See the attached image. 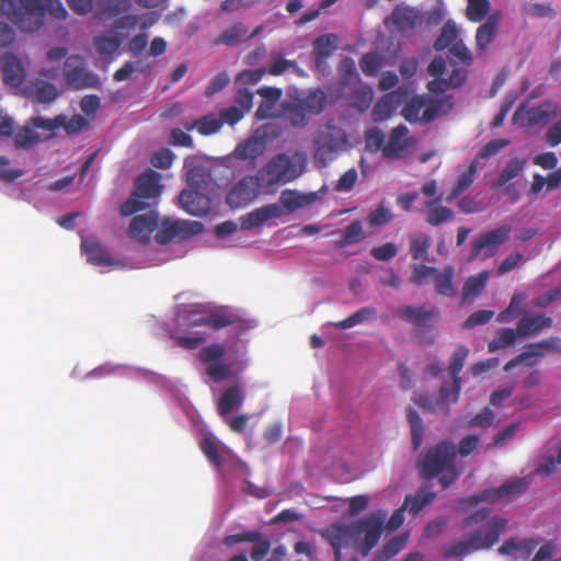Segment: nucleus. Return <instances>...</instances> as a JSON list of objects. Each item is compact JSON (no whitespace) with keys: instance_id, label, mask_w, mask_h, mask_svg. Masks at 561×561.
<instances>
[{"instance_id":"f03ea898","label":"nucleus","mask_w":561,"mask_h":561,"mask_svg":"<svg viewBox=\"0 0 561 561\" xmlns=\"http://www.w3.org/2000/svg\"><path fill=\"white\" fill-rule=\"evenodd\" d=\"M490 513L491 511L489 508H481L467 516L461 523L462 529H468L482 522L485 523L472 531L466 540L450 545L445 556L460 557L472 551L489 550L497 543L501 535L507 527V519L500 516L489 518Z\"/></svg>"},{"instance_id":"6ab92c4d","label":"nucleus","mask_w":561,"mask_h":561,"mask_svg":"<svg viewBox=\"0 0 561 561\" xmlns=\"http://www.w3.org/2000/svg\"><path fill=\"white\" fill-rule=\"evenodd\" d=\"M18 11L26 26H18L23 32L37 31L42 25L43 7L42 0H16Z\"/></svg>"},{"instance_id":"c756f323","label":"nucleus","mask_w":561,"mask_h":561,"mask_svg":"<svg viewBox=\"0 0 561 561\" xmlns=\"http://www.w3.org/2000/svg\"><path fill=\"white\" fill-rule=\"evenodd\" d=\"M409 129L404 125L394 127L389 135L387 144L382 148V154L386 158L396 159L401 156L407 148V136Z\"/></svg>"},{"instance_id":"aec40b11","label":"nucleus","mask_w":561,"mask_h":561,"mask_svg":"<svg viewBox=\"0 0 561 561\" xmlns=\"http://www.w3.org/2000/svg\"><path fill=\"white\" fill-rule=\"evenodd\" d=\"M18 11L26 26H18L23 32L37 31L42 25L43 7L42 0H16Z\"/></svg>"},{"instance_id":"a878e982","label":"nucleus","mask_w":561,"mask_h":561,"mask_svg":"<svg viewBox=\"0 0 561 561\" xmlns=\"http://www.w3.org/2000/svg\"><path fill=\"white\" fill-rule=\"evenodd\" d=\"M501 20V13L494 12L486 18L476 31V46L479 51H485L489 45L495 39Z\"/></svg>"},{"instance_id":"cd10ccee","label":"nucleus","mask_w":561,"mask_h":561,"mask_svg":"<svg viewBox=\"0 0 561 561\" xmlns=\"http://www.w3.org/2000/svg\"><path fill=\"white\" fill-rule=\"evenodd\" d=\"M442 202L443 195H438L425 203L422 211L425 215V221L430 226L437 227L454 218V211L446 206H442Z\"/></svg>"},{"instance_id":"9d476101","label":"nucleus","mask_w":561,"mask_h":561,"mask_svg":"<svg viewBox=\"0 0 561 561\" xmlns=\"http://www.w3.org/2000/svg\"><path fill=\"white\" fill-rule=\"evenodd\" d=\"M226 353L219 343L209 344L199 350L197 357L205 364L207 376L215 382H221L231 376V365L221 362Z\"/></svg>"},{"instance_id":"c9c22d12","label":"nucleus","mask_w":561,"mask_h":561,"mask_svg":"<svg viewBox=\"0 0 561 561\" xmlns=\"http://www.w3.org/2000/svg\"><path fill=\"white\" fill-rule=\"evenodd\" d=\"M297 102L309 116L319 115L325 107L327 95L323 90L317 88L310 90L305 98Z\"/></svg>"},{"instance_id":"f257e3e1","label":"nucleus","mask_w":561,"mask_h":561,"mask_svg":"<svg viewBox=\"0 0 561 561\" xmlns=\"http://www.w3.org/2000/svg\"><path fill=\"white\" fill-rule=\"evenodd\" d=\"M387 513L382 510L373 512L368 516L352 523H333L321 530V536L334 550L335 561H342V549L352 546L366 557L377 546L382 530Z\"/></svg>"},{"instance_id":"6e6552de","label":"nucleus","mask_w":561,"mask_h":561,"mask_svg":"<svg viewBox=\"0 0 561 561\" xmlns=\"http://www.w3.org/2000/svg\"><path fill=\"white\" fill-rule=\"evenodd\" d=\"M528 484L529 482L526 478H520L515 481L506 482L499 488L485 489L479 493L471 494L461 500V503L466 505H477L481 502L494 504L504 499L517 496L524 493L527 490Z\"/></svg>"},{"instance_id":"7ed1b4c3","label":"nucleus","mask_w":561,"mask_h":561,"mask_svg":"<svg viewBox=\"0 0 561 561\" xmlns=\"http://www.w3.org/2000/svg\"><path fill=\"white\" fill-rule=\"evenodd\" d=\"M456 456V445L453 442H438L417 460L421 477L425 480H432L440 474L438 481L442 488H449L460 474L455 466Z\"/></svg>"},{"instance_id":"7c9ffc66","label":"nucleus","mask_w":561,"mask_h":561,"mask_svg":"<svg viewBox=\"0 0 561 561\" xmlns=\"http://www.w3.org/2000/svg\"><path fill=\"white\" fill-rule=\"evenodd\" d=\"M553 351L561 353V339L558 336H551L539 342L533 343L528 346L524 353L527 354L529 359L528 365L535 366L538 364L537 357H543L548 352Z\"/></svg>"},{"instance_id":"5701e85b","label":"nucleus","mask_w":561,"mask_h":561,"mask_svg":"<svg viewBox=\"0 0 561 561\" xmlns=\"http://www.w3.org/2000/svg\"><path fill=\"white\" fill-rule=\"evenodd\" d=\"M552 319L542 313H525L517 323L520 339L538 335L552 327Z\"/></svg>"},{"instance_id":"5fc2aeb1","label":"nucleus","mask_w":561,"mask_h":561,"mask_svg":"<svg viewBox=\"0 0 561 561\" xmlns=\"http://www.w3.org/2000/svg\"><path fill=\"white\" fill-rule=\"evenodd\" d=\"M279 201V206L282 208H286L289 213H291L309 204L312 199L309 196L300 194L296 191L285 190L282 192Z\"/></svg>"},{"instance_id":"f704fd0d","label":"nucleus","mask_w":561,"mask_h":561,"mask_svg":"<svg viewBox=\"0 0 561 561\" xmlns=\"http://www.w3.org/2000/svg\"><path fill=\"white\" fill-rule=\"evenodd\" d=\"M249 30L242 22H237L225 28L215 39L216 45L237 46L247 42Z\"/></svg>"},{"instance_id":"a211bd4d","label":"nucleus","mask_w":561,"mask_h":561,"mask_svg":"<svg viewBox=\"0 0 561 561\" xmlns=\"http://www.w3.org/2000/svg\"><path fill=\"white\" fill-rule=\"evenodd\" d=\"M397 316L405 322L421 328L430 321L438 319L439 311L436 307L425 309L424 306H403L397 309Z\"/></svg>"},{"instance_id":"58836bf2","label":"nucleus","mask_w":561,"mask_h":561,"mask_svg":"<svg viewBox=\"0 0 561 561\" xmlns=\"http://www.w3.org/2000/svg\"><path fill=\"white\" fill-rule=\"evenodd\" d=\"M186 130L197 129L203 136H209L217 133L222 127V121L215 114L205 115L192 123L184 124Z\"/></svg>"},{"instance_id":"ea45409f","label":"nucleus","mask_w":561,"mask_h":561,"mask_svg":"<svg viewBox=\"0 0 561 561\" xmlns=\"http://www.w3.org/2000/svg\"><path fill=\"white\" fill-rule=\"evenodd\" d=\"M519 337V333L517 328H502L495 332V336L488 344V351L490 353H494L499 350H504L513 346L517 339Z\"/></svg>"},{"instance_id":"423d86ee","label":"nucleus","mask_w":561,"mask_h":561,"mask_svg":"<svg viewBox=\"0 0 561 561\" xmlns=\"http://www.w3.org/2000/svg\"><path fill=\"white\" fill-rule=\"evenodd\" d=\"M139 23L138 15L126 14L117 18L112 25V30L93 37V47L96 53L102 56H113L122 46L124 41L128 38L129 33L124 30H135Z\"/></svg>"},{"instance_id":"e2e57ef3","label":"nucleus","mask_w":561,"mask_h":561,"mask_svg":"<svg viewBox=\"0 0 561 561\" xmlns=\"http://www.w3.org/2000/svg\"><path fill=\"white\" fill-rule=\"evenodd\" d=\"M34 96L41 103H49L56 100L58 91L55 84L41 81L34 87Z\"/></svg>"},{"instance_id":"4c0bfd02","label":"nucleus","mask_w":561,"mask_h":561,"mask_svg":"<svg viewBox=\"0 0 561 561\" xmlns=\"http://www.w3.org/2000/svg\"><path fill=\"white\" fill-rule=\"evenodd\" d=\"M451 96L442 100H427L426 106L423 108L421 122L431 123L436 117L447 114L453 108Z\"/></svg>"},{"instance_id":"0eeeda50","label":"nucleus","mask_w":561,"mask_h":561,"mask_svg":"<svg viewBox=\"0 0 561 561\" xmlns=\"http://www.w3.org/2000/svg\"><path fill=\"white\" fill-rule=\"evenodd\" d=\"M62 75L66 83L77 90L101 87L99 76L85 68V61L80 55H71L66 58Z\"/></svg>"},{"instance_id":"ddd939ff","label":"nucleus","mask_w":561,"mask_h":561,"mask_svg":"<svg viewBox=\"0 0 561 561\" xmlns=\"http://www.w3.org/2000/svg\"><path fill=\"white\" fill-rule=\"evenodd\" d=\"M203 224L199 221L175 220L165 221L162 228L156 233L154 240L159 244H167L175 238H188L203 230Z\"/></svg>"},{"instance_id":"c03bdc74","label":"nucleus","mask_w":561,"mask_h":561,"mask_svg":"<svg viewBox=\"0 0 561 561\" xmlns=\"http://www.w3.org/2000/svg\"><path fill=\"white\" fill-rule=\"evenodd\" d=\"M376 314H377V312H376L375 308L364 307L342 321L330 322V325H332L333 328L339 329V330H346V329L353 328L364 321H370V320L375 319Z\"/></svg>"},{"instance_id":"a19ab883","label":"nucleus","mask_w":561,"mask_h":561,"mask_svg":"<svg viewBox=\"0 0 561 561\" xmlns=\"http://www.w3.org/2000/svg\"><path fill=\"white\" fill-rule=\"evenodd\" d=\"M478 170V161L473 160L468 167V170L461 173L457 180V182L451 187L448 196L446 197L447 202L455 201L461 193L468 190L473 183L474 175Z\"/></svg>"},{"instance_id":"3c124183","label":"nucleus","mask_w":561,"mask_h":561,"mask_svg":"<svg viewBox=\"0 0 561 561\" xmlns=\"http://www.w3.org/2000/svg\"><path fill=\"white\" fill-rule=\"evenodd\" d=\"M285 118L295 128H304L308 125L310 116L305 112L298 102L286 103L283 106Z\"/></svg>"},{"instance_id":"39448f33","label":"nucleus","mask_w":561,"mask_h":561,"mask_svg":"<svg viewBox=\"0 0 561 561\" xmlns=\"http://www.w3.org/2000/svg\"><path fill=\"white\" fill-rule=\"evenodd\" d=\"M162 188L161 175L152 169H147L136 178L131 196L119 207L121 215L128 217L146 209L148 204L144 199L159 197Z\"/></svg>"},{"instance_id":"774afa93","label":"nucleus","mask_w":561,"mask_h":561,"mask_svg":"<svg viewBox=\"0 0 561 561\" xmlns=\"http://www.w3.org/2000/svg\"><path fill=\"white\" fill-rule=\"evenodd\" d=\"M175 159V154L168 148H162L156 151L151 158L150 163L161 170L169 169Z\"/></svg>"},{"instance_id":"13d9d810","label":"nucleus","mask_w":561,"mask_h":561,"mask_svg":"<svg viewBox=\"0 0 561 561\" xmlns=\"http://www.w3.org/2000/svg\"><path fill=\"white\" fill-rule=\"evenodd\" d=\"M427 99L423 95L413 96L402 108V116L409 123L421 122V111L426 106Z\"/></svg>"},{"instance_id":"79ce46f5","label":"nucleus","mask_w":561,"mask_h":561,"mask_svg":"<svg viewBox=\"0 0 561 561\" xmlns=\"http://www.w3.org/2000/svg\"><path fill=\"white\" fill-rule=\"evenodd\" d=\"M339 38L335 34L329 33L317 37L312 43V56L330 58L336 50Z\"/></svg>"},{"instance_id":"20e7f679","label":"nucleus","mask_w":561,"mask_h":561,"mask_svg":"<svg viewBox=\"0 0 561 561\" xmlns=\"http://www.w3.org/2000/svg\"><path fill=\"white\" fill-rule=\"evenodd\" d=\"M305 168L306 156L304 153H295L294 157L277 153L256 174L261 184L267 190L277 184H287L295 181L304 173Z\"/></svg>"},{"instance_id":"4468645a","label":"nucleus","mask_w":561,"mask_h":561,"mask_svg":"<svg viewBox=\"0 0 561 561\" xmlns=\"http://www.w3.org/2000/svg\"><path fill=\"white\" fill-rule=\"evenodd\" d=\"M209 322L210 328L214 330L233 327L239 333L245 332L254 327L252 320L244 319L229 307H222L209 313Z\"/></svg>"},{"instance_id":"bb28decb","label":"nucleus","mask_w":561,"mask_h":561,"mask_svg":"<svg viewBox=\"0 0 561 561\" xmlns=\"http://www.w3.org/2000/svg\"><path fill=\"white\" fill-rule=\"evenodd\" d=\"M539 545V541L533 538L517 539L510 538L505 540L497 549L500 554L514 556L515 558L527 559Z\"/></svg>"},{"instance_id":"473e14b6","label":"nucleus","mask_w":561,"mask_h":561,"mask_svg":"<svg viewBox=\"0 0 561 561\" xmlns=\"http://www.w3.org/2000/svg\"><path fill=\"white\" fill-rule=\"evenodd\" d=\"M454 277L455 267L453 265L445 266L443 271L437 268V273L433 275L436 294L448 298L455 297L457 290L454 286Z\"/></svg>"},{"instance_id":"de8ad7c7","label":"nucleus","mask_w":561,"mask_h":561,"mask_svg":"<svg viewBox=\"0 0 561 561\" xmlns=\"http://www.w3.org/2000/svg\"><path fill=\"white\" fill-rule=\"evenodd\" d=\"M399 95L397 93L386 94L380 101L376 103L373 108V119L375 122H382L389 118L392 112L399 104Z\"/></svg>"},{"instance_id":"338daca9","label":"nucleus","mask_w":561,"mask_h":561,"mask_svg":"<svg viewBox=\"0 0 561 561\" xmlns=\"http://www.w3.org/2000/svg\"><path fill=\"white\" fill-rule=\"evenodd\" d=\"M366 148L373 152L382 151L385 144V134L381 129L374 127L365 133Z\"/></svg>"},{"instance_id":"72a5a7b5","label":"nucleus","mask_w":561,"mask_h":561,"mask_svg":"<svg viewBox=\"0 0 561 561\" xmlns=\"http://www.w3.org/2000/svg\"><path fill=\"white\" fill-rule=\"evenodd\" d=\"M436 497L435 492L428 485L421 486L415 494L404 499L403 507L412 515H417L427 504Z\"/></svg>"},{"instance_id":"2eb2a0df","label":"nucleus","mask_w":561,"mask_h":561,"mask_svg":"<svg viewBox=\"0 0 561 561\" xmlns=\"http://www.w3.org/2000/svg\"><path fill=\"white\" fill-rule=\"evenodd\" d=\"M413 402L424 412L442 413L444 415L449 413V404L454 403L451 401V390L446 385L440 386L438 398L417 393L413 397Z\"/></svg>"},{"instance_id":"4be33fe9","label":"nucleus","mask_w":561,"mask_h":561,"mask_svg":"<svg viewBox=\"0 0 561 561\" xmlns=\"http://www.w3.org/2000/svg\"><path fill=\"white\" fill-rule=\"evenodd\" d=\"M470 351L466 345L458 346L451 354L450 362L448 365V373L453 380L451 401L456 403L459 399L461 389L460 373L465 366L466 359Z\"/></svg>"},{"instance_id":"49530a36","label":"nucleus","mask_w":561,"mask_h":561,"mask_svg":"<svg viewBox=\"0 0 561 561\" xmlns=\"http://www.w3.org/2000/svg\"><path fill=\"white\" fill-rule=\"evenodd\" d=\"M365 239V232L360 220L352 221L343 231L340 239L335 241L337 249H343L350 244H355Z\"/></svg>"},{"instance_id":"09e8293b","label":"nucleus","mask_w":561,"mask_h":561,"mask_svg":"<svg viewBox=\"0 0 561 561\" xmlns=\"http://www.w3.org/2000/svg\"><path fill=\"white\" fill-rule=\"evenodd\" d=\"M456 42H458V28L454 21L448 20L442 27L439 36L435 39L433 47L436 51L445 50L450 48Z\"/></svg>"},{"instance_id":"37998d69","label":"nucleus","mask_w":561,"mask_h":561,"mask_svg":"<svg viewBox=\"0 0 561 561\" xmlns=\"http://www.w3.org/2000/svg\"><path fill=\"white\" fill-rule=\"evenodd\" d=\"M376 314H377V312H376L375 308L364 307L342 321L330 322V325H332L333 328L339 329V330H346V329L353 328L364 321H370V320L375 319Z\"/></svg>"},{"instance_id":"f3484780","label":"nucleus","mask_w":561,"mask_h":561,"mask_svg":"<svg viewBox=\"0 0 561 561\" xmlns=\"http://www.w3.org/2000/svg\"><path fill=\"white\" fill-rule=\"evenodd\" d=\"M0 71L3 82L12 88L20 87L26 76L20 58L12 53L0 56Z\"/></svg>"},{"instance_id":"9b49d317","label":"nucleus","mask_w":561,"mask_h":561,"mask_svg":"<svg viewBox=\"0 0 561 561\" xmlns=\"http://www.w3.org/2000/svg\"><path fill=\"white\" fill-rule=\"evenodd\" d=\"M510 233L511 227L501 226L479 236L471 243L469 260L472 261L481 255L484 259L493 256L500 245L508 240Z\"/></svg>"},{"instance_id":"b1692460","label":"nucleus","mask_w":561,"mask_h":561,"mask_svg":"<svg viewBox=\"0 0 561 561\" xmlns=\"http://www.w3.org/2000/svg\"><path fill=\"white\" fill-rule=\"evenodd\" d=\"M179 202L187 214L196 217L205 216L210 207L209 198L197 191L183 190L180 193Z\"/></svg>"},{"instance_id":"dca6fc26","label":"nucleus","mask_w":561,"mask_h":561,"mask_svg":"<svg viewBox=\"0 0 561 561\" xmlns=\"http://www.w3.org/2000/svg\"><path fill=\"white\" fill-rule=\"evenodd\" d=\"M159 218L154 211L135 216L129 225L128 234L142 244L149 242L151 233L158 228Z\"/></svg>"},{"instance_id":"69168bd1","label":"nucleus","mask_w":561,"mask_h":561,"mask_svg":"<svg viewBox=\"0 0 561 561\" xmlns=\"http://www.w3.org/2000/svg\"><path fill=\"white\" fill-rule=\"evenodd\" d=\"M66 115L60 114L55 116L53 119L44 118L42 116H35L30 119V124L34 128L45 129L48 131H55L65 125Z\"/></svg>"},{"instance_id":"603ef678","label":"nucleus","mask_w":561,"mask_h":561,"mask_svg":"<svg viewBox=\"0 0 561 561\" xmlns=\"http://www.w3.org/2000/svg\"><path fill=\"white\" fill-rule=\"evenodd\" d=\"M407 420L411 427V438H412V446L414 450H417L420 446L423 443V436H424V426L422 419L417 414V412L409 407L407 409Z\"/></svg>"},{"instance_id":"2f4dec72","label":"nucleus","mask_w":561,"mask_h":561,"mask_svg":"<svg viewBox=\"0 0 561 561\" xmlns=\"http://www.w3.org/2000/svg\"><path fill=\"white\" fill-rule=\"evenodd\" d=\"M81 248L90 264L96 266H111L118 264V262L108 256L106 249L94 240H83Z\"/></svg>"},{"instance_id":"052dcab7","label":"nucleus","mask_w":561,"mask_h":561,"mask_svg":"<svg viewBox=\"0 0 561 561\" xmlns=\"http://www.w3.org/2000/svg\"><path fill=\"white\" fill-rule=\"evenodd\" d=\"M407 539L402 536L392 538L386 542L375 556L374 561H388L399 553L405 546Z\"/></svg>"},{"instance_id":"864d4df0","label":"nucleus","mask_w":561,"mask_h":561,"mask_svg":"<svg viewBox=\"0 0 561 561\" xmlns=\"http://www.w3.org/2000/svg\"><path fill=\"white\" fill-rule=\"evenodd\" d=\"M491 9L490 0H468L466 18L473 23H479L489 16Z\"/></svg>"},{"instance_id":"0e129e2a","label":"nucleus","mask_w":561,"mask_h":561,"mask_svg":"<svg viewBox=\"0 0 561 561\" xmlns=\"http://www.w3.org/2000/svg\"><path fill=\"white\" fill-rule=\"evenodd\" d=\"M39 141V135L31 127L25 126L21 128L14 138L16 148L27 149L35 146Z\"/></svg>"},{"instance_id":"f8f14e48","label":"nucleus","mask_w":561,"mask_h":561,"mask_svg":"<svg viewBox=\"0 0 561 561\" xmlns=\"http://www.w3.org/2000/svg\"><path fill=\"white\" fill-rule=\"evenodd\" d=\"M265 187L259 181L256 175H247L237 182L227 194V203L233 208H239L252 203L256 196L259 190Z\"/></svg>"},{"instance_id":"e433bc0d","label":"nucleus","mask_w":561,"mask_h":561,"mask_svg":"<svg viewBox=\"0 0 561 561\" xmlns=\"http://www.w3.org/2000/svg\"><path fill=\"white\" fill-rule=\"evenodd\" d=\"M488 279H489V272H486V271H482V272L478 273L477 275L468 277L462 286V293H461L462 302H466L469 299L480 296L485 288Z\"/></svg>"},{"instance_id":"6e6d98bb","label":"nucleus","mask_w":561,"mask_h":561,"mask_svg":"<svg viewBox=\"0 0 561 561\" xmlns=\"http://www.w3.org/2000/svg\"><path fill=\"white\" fill-rule=\"evenodd\" d=\"M431 248V238L423 233H416L410 239V253L415 261H423L426 259Z\"/></svg>"},{"instance_id":"c85d7f7f","label":"nucleus","mask_w":561,"mask_h":561,"mask_svg":"<svg viewBox=\"0 0 561 561\" xmlns=\"http://www.w3.org/2000/svg\"><path fill=\"white\" fill-rule=\"evenodd\" d=\"M266 150V142L261 137H249L239 142L233 150V157L238 160L255 161Z\"/></svg>"},{"instance_id":"4d7b16f0","label":"nucleus","mask_w":561,"mask_h":561,"mask_svg":"<svg viewBox=\"0 0 561 561\" xmlns=\"http://www.w3.org/2000/svg\"><path fill=\"white\" fill-rule=\"evenodd\" d=\"M130 7L127 0H104L99 4L98 16L99 18H114L121 13L127 11Z\"/></svg>"},{"instance_id":"412c9836","label":"nucleus","mask_w":561,"mask_h":561,"mask_svg":"<svg viewBox=\"0 0 561 561\" xmlns=\"http://www.w3.org/2000/svg\"><path fill=\"white\" fill-rule=\"evenodd\" d=\"M283 215V209L278 204H266L262 207L243 215L240 218L242 230H250L263 225L272 218H278Z\"/></svg>"},{"instance_id":"1a4fd4ad","label":"nucleus","mask_w":561,"mask_h":561,"mask_svg":"<svg viewBox=\"0 0 561 561\" xmlns=\"http://www.w3.org/2000/svg\"><path fill=\"white\" fill-rule=\"evenodd\" d=\"M422 12L413 7L398 4L393 8L391 14L386 18L385 25L393 27L398 33L408 37L416 33L423 24Z\"/></svg>"},{"instance_id":"8fccbe9b","label":"nucleus","mask_w":561,"mask_h":561,"mask_svg":"<svg viewBox=\"0 0 561 561\" xmlns=\"http://www.w3.org/2000/svg\"><path fill=\"white\" fill-rule=\"evenodd\" d=\"M525 160L519 158H513L508 161L507 165L501 172L496 180L493 181L492 187L500 188L506 183L515 179L524 170Z\"/></svg>"},{"instance_id":"bf43d9fd","label":"nucleus","mask_w":561,"mask_h":561,"mask_svg":"<svg viewBox=\"0 0 561 561\" xmlns=\"http://www.w3.org/2000/svg\"><path fill=\"white\" fill-rule=\"evenodd\" d=\"M199 448L213 466L216 468L221 466L222 459L219 453V446L214 437L205 436L199 444Z\"/></svg>"},{"instance_id":"680f3d73","label":"nucleus","mask_w":561,"mask_h":561,"mask_svg":"<svg viewBox=\"0 0 561 561\" xmlns=\"http://www.w3.org/2000/svg\"><path fill=\"white\" fill-rule=\"evenodd\" d=\"M557 115V108L551 103H545L529 111V122L533 124L548 123Z\"/></svg>"},{"instance_id":"393cba45","label":"nucleus","mask_w":561,"mask_h":561,"mask_svg":"<svg viewBox=\"0 0 561 561\" xmlns=\"http://www.w3.org/2000/svg\"><path fill=\"white\" fill-rule=\"evenodd\" d=\"M244 400L245 393L240 383L226 388L221 393L217 405L219 415L225 417L232 411L240 409Z\"/></svg>"},{"instance_id":"a18cd8bd","label":"nucleus","mask_w":561,"mask_h":561,"mask_svg":"<svg viewBox=\"0 0 561 561\" xmlns=\"http://www.w3.org/2000/svg\"><path fill=\"white\" fill-rule=\"evenodd\" d=\"M376 314H377V312H376L375 308L364 307L342 321L330 322V325H332L333 328L339 329V330H346V329L353 328L364 321H370V320L375 319Z\"/></svg>"}]
</instances>
